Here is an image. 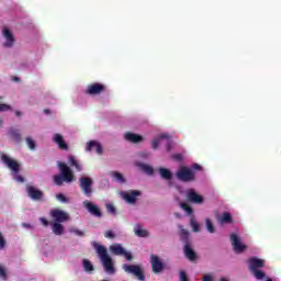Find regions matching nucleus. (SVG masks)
I'll use <instances>...</instances> for the list:
<instances>
[{"mask_svg":"<svg viewBox=\"0 0 281 281\" xmlns=\"http://www.w3.org/2000/svg\"><path fill=\"white\" fill-rule=\"evenodd\" d=\"M4 122H3V119H0V128L2 127V126H4Z\"/></svg>","mask_w":281,"mask_h":281,"instance_id":"4d7b16f0","label":"nucleus"},{"mask_svg":"<svg viewBox=\"0 0 281 281\" xmlns=\"http://www.w3.org/2000/svg\"><path fill=\"white\" fill-rule=\"evenodd\" d=\"M23 227H27L29 229H32V224L23 223Z\"/></svg>","mask_w":281,"mask_h":281,"instance_id":"864d4df0","label":"nucleus"},{"mask_svg":"<svg viewBox=\"0 0 281 281\" xmlns=\"http://www.w3.org/2000/svg\"><path fill=\"white\" fill-rule=\"evenodd\" d=\"M137 196H142V191L139 190H132L123 195V199L127 203H137Z\"/></svg>","mask_w":281,"mask_h":281,"instance_id":"dca6fc26","label":"nucleus"},{"mask_svg":"<svg viewBox=\"0 0 281 281\" xmlns=\"http://www.w3.org/2000/svg\"><path fill=\"white\" fill-rule=\"evenodd\" d=\"M1 159L3 161V164H5V166L8 167L9 170H11V172L13 175H19L20 170H21V165L19 164V161L10 158L7 155H2Z\"/></svg>","mask_w":281,"mask_h":281,"instance_id":"0eeeda50","label":"nucleus"},{"mask_svg":"<svg viewBox=\"0 0 281 281\" xmlns=\"http://www.w3.org/2000/svg\"><path fill=\"white\" fill-rule=\"evenodd\" d=\"M206 223V229L210 234H214V232H216V228H214V224L212 223V220L206 218L205 221Z\"/></svg>","mask_w":281,"mask_h":281,"instance_id":"72a5a7b5","label":"nucleus"},{"mask_svg":"<svg viewBox=\"0 0 281 281\" xmlns=\"http://www.w3.org/2000/svg\"><path fill=\"white\" fill-rule=\"evenodd\" d=\"M220 281H228L227 279H225V278H222Z\"/></svg>","mask_w":281,"mask_h":281,"instance_id":"bf43d9fd","label":"nucleus"},{"mask_svg":"<svg viewBox=\"0 0 281 281\" xmlns=\"http://www.w3.org/2000/svg\"><path fill=\"white\" fill-rule=\"evenodd\" d=\"M50 216L54 218L55 223H67V221H69V213L60 209L50 211Z\"/></svg>","mask_w":281,"mask_h":281,"instance_id":"9d476101","label":"nucleus"},{"mask_svg":"<svg viewBox=\"0 0 281 281\" xmlns=\"http://www.w3.org/2000/svg\"><path fill=\"white\" fill-rule=\"evenodd\" d=\"M83 206L86 210L92 215L95 216L97 218H102V211H100V207L98 205L93 204V202L90 201H85Z\"/></svg>","mask_w":281,"mask_h":281,"instance_id":"f8f14e48","label":"nucleus"},{"mask_svg":"<svg viewBox=\"0 0 281 281\" xmlns=\"http://www.w3.org/2000/svg\"><path fill=\"white\" fill-rule=\"evenodd\" d=\"M68 161H69V166L75 168L77 170V172L82 171V166H80V161H78L75 156H69Z\"/></svg>","mask_w":281,"mask_h":281,"instance_id":"393cba45","label":"nucleus"},{"mask_svg":"<svg viewBox=\"0 0 281 281\" xmlns=\"http://www.w3.org/2000/svg\"><path fill=\"white\" fill-rule=\"evenodd\" d=\"M124 247H122V244H113L110 246V251L114 256H122L124 254Z\"/></svg>","mask_w":281,"mask_h":281,"instance_id":"4be33fe9","label":"nucleus"},{"mask_svg":"<svg viewBox=\"0 0 281 281\" xmlns=\"http://www.w3.org/2000/svg\"><path fill=\"white\" fill-rule=\"evenodd\" d=\"M106 211L109 214H115L116 210L113 204H106Z\"/></svg>","mask_w":281,"mask_h":281,"instance_id":"a18cd8bd","label":"nucleus"},{"mask_svg":"<svg viewBox=\"0 0 281 281\" xmlns=\"http://www.w3.org/2000/svg\"><path fill=\"white\" fill-rule=\"evenodd\" d=\"M183 251L188 260H190L191 262H194V260H196V252H194L192 247H190V244H184Z\"/></svg>","mask_w":281,"mask_h":281,"instance_id":"412c9836","label":"nucleus"},{"mask_svg":"<svg viewBox=\"0 0 281 281\" xmlns=\"http://www.w3.org/2000/svg\"><path fill=\"white\" fill-rule=\"evenodd\" d=\"M124 139H126V142H131V144H139L140 142H144V136L127 132L124 135Z\"/></svg>","mask_w":281,"mask_h":281,"instance_id":"f3484780","label":"nucleus"},{"mask_svg":"<svg viewBox=\"0 0 281 281\" xmlns=\"http://www.w3.org/2000/svg\"><path fill=\"white\" fill-rule=\"evenodd\" d=\"M40 221L44 225V227H47L49 225V221H47V218L45 217H41Z\"/></svg>","mask_w":281,"mask_h":281,"instance_id":"3c124183","label":"nucleus"},{"mask_svg":"<svg viewBox=\"0 0 281 281\" xmlns=\"http://www.w3.org/2000/svg\"><path fill=\"white\" fill-rule=\"evenodd\" d=\"M52 229L55 236H63V234H65V226H63L60 223L55 222L52 225Z\"/></svg>","mask_w":281,"mask_h":281,"instance_id":"5701e85b","label":"nucleus"},{"mask_svg":"<svg viewBox=\"0 0 281 281\" xmlns=\"http://www.w3.org/2000/svg\"><path fill=\"white\" fill-rule=\"evenodd\" d=\"M193 232H201V225L194 221H191Z\"/></svg>","mask_w":281,"mask_h":281,"instance_id":"79ce46f5","label":"nucleus"},{"mask_svg":"<svg viewBox=\"0 0 281 281\" xmlns=\"http://www.w3.org/2000/svg\"><path fill=\"white\" fill-rule=\"evenodd\" d=\"M138 168H140V170H143V172H146V175H154L155 169H153V167L144 164V162H139Z\"/></svg>","mask_w":281,"mask_h":281,"instance_id":"7c9ffc66","label":"nucleus"},{"mask_svg":"<svg viewBox=\"0 0 281 281\" xmlns=\"http://www.w3.org/2000/svg\"><path fill=\"white\" fill-rule=\"evenodd\" d=\"M104 236H105V238H111V239H113V238H115V233H113V231H106V232L104 233Z\"/></svg>","mask_w":281,"mask_h":281,"instance_id":"de8ad7c7","label":"nucleus"},{"mask_svg":"<svg viewBox=\"0 0 281 281\" xmlns=\"http://www.w3.org/2000/svg\"><path fill=\"white\" fill-rule=\"evenodd\" d=\"M26 144L30 148V150H36V142L32 139V137H26Z\"/></svg>","mask_w":281,"mask_h":281,"instance_id":"c9c22d12","label":"nucleus"},{"mask_svg":"<svg viewBox=\"0 0 281 281\" xmlns=\"http://www.w3.org/2000/svg\"><path fill=\"white\" fill-rule=\"evenodd\" d=\"M3 37L5 38L7 43L3 44L4 47H12L14 45V35L12 34V31L8 29L7 26L2 30Z\"/></svg>","mask_w":281,"mask_h":281,"instance_id":"2eb2a0df","label":"nucleus"},{"mask_svg":"<svg viewBox=\"0 0 281 281\" xmlns=\"http://www.w3.org/2000/svg\"><path fill=\"white\" fill-rule=\"evenodd\" d=\"M56 199H57V201H60V203H69V200L63 193L56 194Z\"/></svg>","mask_w":281,"mask_h":281,"instance_id":"e433bc0d","label":"nucleus"},{"mask_svg":"<svg viewBox=\"0 0 281 281\" xmlns=\"http://www.w3.org/2000/svg\"><path fill=\"white\" fill-rule=\"evenodd\" d=\"M79 188L86 196H91L93 194V180L90 177H80Z\"/></svg>","mask_w":281,"mask_h":281,"instance_id":"20e7f679","label":"nucleus"},{"mask_svg":"<svg viewBox=\"0 0 281 281\" xmlns=\"http://www.w3.org/2000/svg\"><path fill=\"white\" fill-rule=\"evenodd\" d=\"M217 223L220 225H231V223H234V217H232V213L224 212L217 217Z\"/></svg>","mask_w":281,"mask_h":281,"instance_id":"a211bd4d","label":"nucleus"},{"mask_svg":"<svg viewBox=\"0 0 281 281\" xmlns=\"http://www.w3.org/2000/svg\"><path fill=\"white\" fill-rule=\"evenodd\" d=\"M93 148H95V153L97 155H102V145H100V143H98V140H90L87 144L86 150L88 153H91V150H93Z\"/></svg>","mask_w":281,"mask_h":281,"instance_id":"6ab92c4d","label":"nucleus"},{"mask_svg":"<svg viewBox=\"0 0 281 281\" xmlns=\"http://www.w3.org/2000/svg\"><path fill=\"white\" fill-rule=\"evenodd\" d=\"M150 265L153 273L159 274L166 270V263L157 255H150Z\"/></svg>","mask_w":281,"mask_h":281,"instance_id":"423d86ee","label":"nucleus"},{"mask_svg":"<svg viewBox=\"0 0 281 281\" xmlns=\"http://www.w3.org/2000/svg\"><path fill=\"white\" fill-rule=\"evenodd\" d=\"M180 207L184 210L189 215L193 214L194 210H192V206H190L188 203H180Z\"/></svg>","mask_w":281,"mask_h":281,"instance_id":"f704fd0d","label":"nucleus"},{"mask_svg":"<svg viewBox=\"0 0 281 281\" xmlns=\"http://www.w3.org/2000/svg\"><path fill=\"white\" fill-rule=\"evenodd\" d=\"M187 199L189 203H195V205H201V203H203V195L196 193L194 189L187 191Z\"/></svg>","mask_w":281,"mask_h":281,"instance_id":"ddd939ff","label":"nucleus"},{"mask_svg":"<svg viewBox=\"0 0 281 281\" xmlns=\"http://www.w3.org/2000/svg\"><path fill=\"white\" fill-rule=\"evenodd\" d=\"M0 278L2 280H8V272H5V268L2 265H0Z\"/></svg>","mask_w":281,"mask_h":281,"instance_id":"4c0bfd02","label":"nucleus"},{"mask_svg":"<svg viewBox=\"0 0 281 281\" xmlns=\"http://www.w3.org/2000/svg\"><path fill=\"white\" fill-rule=\"evenodd\" d=\"M179 276H180V281H190L188 279V273H186L184 270H180Z\"/></svg>","mask_w":281,"mask_h":281,"instance_id":"37998d69","label":"nucleus"},{"mask_svg":"<svg viewBox=\"0 0 281 281\" xmlns=\"http://www.w3.org/2000/svg\"><path fill=\"white\" fill-rule=\"evenodd\" d=\"M0 249H5V238L3 234L0 232Z\"/></svg>","mask_w":281,"mask_h":281,"instance_id":"49530a36","label":"nucleus"},{"mask_svg":"<svg viewBox=\"0 0 281 281\" xmlns=\"http://www.w3.org/2000/svg\"><path fill=\"white\" fill-rule=\"evenodd\" d=\"M176 177L177 180L182 181V183H192L193 181H196V172L187 166H180L176 172Z\"/></svg>","mask_w":281,"mask_h":281,"instance_id":"7ed1b4c3","label":"nucleus"},{"mask_svg":"<svg viewBox=\"0 0 281 281\" xmlns=\"http://www.w3.org/2000/svg\"><path fill=\"white\" fill-rule=\"evenodd\" d=\"M190 170H203V167H201V165L199 164H193L190 168Z\"/></svg>","mask_w":281,"mask_h":281,"instance_id":"09e8293b","label":"nucleus"},{"mask_svg":"<svg viewBox=\"0 0 281 281\" xmlns=\"http://www.w3.org/2000/svg\"><path fill=\"white\" fill-rule=\"evenodd\" d=\"M231 243L235 254H243L247 249V246L240 243V238L236 234H231Z\"/></svg>","mask_w":281,"mask_h":281,"instance_id":"9b49d317","label":"nucleus"},{"mask_svg":"<svg viewBox=\"0 0 281 281\" xmlns=\"http://www.w3.org/2000/svg\"><path fill=\"white\" fill-rule=\"evenodd\" d=\"M110 177L117 181V183H126V179H124V176L121 172L111 171Z\"/></svg>","mask_w":281,"mask_h":281,"instance_id":"cd10ccee","label":"nucleus"},{"mask_svg":"<svg viewBox=\"0 0 281 281\" xmlns=\"http://www.w3.org/2000/svg\"><path fill=\"white\" fill-rule=\"evenodd\" d=\"M123 270L126 273H132L133 276H135L137 278V280H140V281L146 280V277L144 276V270L138 265L124 263L123 265Z\"/></svg>","mask_w":281,"mask_h":281,"instance_id":"39448f33","label":"nucleus"},{"mask_svg":"<svg viewBox=\"0 0 281 281\" xmlns=\"http://www.w3.org/2000/svg\"><path fill=\"white\" fill-rule=\"evenodd\" d=\"M250 273H252L254 278H256V280H265V272H262V270H251Z\"/></svg>","mask_w":281,"mask_h":281,"instance_id":"473e14b6","label":"nucleus"},{"mask_svg":"<svg viewBox=\"0 0 281 281\" xmlns=\"http://www.w3.org/2000/svg\"><path fill=\"white\" fill-rule=\"evenodd\" d=\"M12 106H10L9 104L5 103H0V113H3L5 111H11Z\"/></svg>","mask_w":281,"mask_h":281,"instance_id":"ea45409f","label":"nucleus"},{"mask_svg":"<svg viewBox=\"0 0 281 281\" xmlns=\"http://www.w3.org/2000/svg\"><path fill=\"white\" fill-rule=\"evenodd\" d=\"M53 142L59 146L60 150H69V145L66 144L63 135L55 134L53 137Z\"/></svg>","mask_w":281,"mask_h":281,"instance_id":"aec40b11","label":"nucleus"},{"mask_svg":"<svg viewBox=\"0 0 281 281\" xmlns=\"http://www.w3.org/2000/svg\"><path fill=\"white\" fill-rule=\"evenodd\" d=\"M121 256H124L125 260H128V261L133 260V255L126 251V249L123 250V254Z\"/></svg>","mask_w":281,"mask_h":281,"instance_id":"c03bdc74","label":"nucleus"},{"mask_svg":"<svg viewBox=\"0 0 281 281\" xmlns=\"http://www.w3.org/2000/svg\"><path fill=\"white\" fill-rule=\"evenodd\" d=\"M9 135L11 138H13L14 142H21V133H19V130H14V127L9 128Z\"/></svg>","mask_w":281,"mask_h":281,"instance_id":"c85d7f7f","label":"nucleus"},{"mask_svg":"<svg viewBox=\"0 0 281 281\" xmlns=\"http://www.w3.org/2000/svg\"><path fill=\"white\" fill-rule=\"evenodd\" d=\"M166 148H167V153H170V150H172V142L168 140Z\"/></svg>","mask_w":281,"mask_h":281,"instance_id":"603ef678","label":"nucleus"},{"mask_svg":"<svg viewBox=\"0 0 281 281\" xmlns=\"http://www.w3.org/2000/svg\"><path fill=\"white\" fill-rule=\"evenodd\" d=\"M161 139H170V136L168 134H161L158 138L154 139L151 142V147L154 148V150H157V148H159Z\"/></svg>","mask_w":281,"mask_h":281,"instance_id":"bb28decb","label":"nucleus"},{"mask_svg":"<svg viewBox=\"0 0 281 281\" xmlns=\"http://www.w3.org/2000/svg\"><path fill=\"white\" fill-rule=\"evenodd\" d=\"M44 113H46V115H49V113H50V112H49V109H45V110H44Z\"/></svg>","mask_w":281,"mask_h":281,"instance_id":"13d9d810","label":"nucleus"},{"mask_svg":"<svg viewBox=\"0 0 281 281\" xmlns=\"http://www.w3.org/2000/svg\"><path fill=\"white\" fill-rule=\"evenodd\" d=\"M106 91V86L104 83L94 82L87 87V95H100Z\"/></svg>","mask_w":281,"mask_h":281,"instance_id":"1a4fd4ad","label":"nucleus"},{"mask_svg":"<svg viewBox=\"0 0 281 281\" xmlns=\"http://www.w3.org/2000/svg\"><path fill=\"white\" fill-rule=\"evenodd\" d=\"M266 281H273L272 279H267Z\"/></svg>","mask_w":281,"mask_h":281,"instance_id":"052dcab7","label":"nucleus"},{"mask_svg":"<svg viewBox=\"0 0 281 281\" xmlns=\"http://www.w3.org/2000/svg\"><path fill=\"white\" fill-rule=\"evenodd\" d=\"M94 249L102 262L105 273L113 276V273H115V266L113 265V259L111 256H109V250H106V247L100 244H94Z\"/></svg>","mask_w":281,"mask_h":281,"instance_id":"f257e3e1","label":"nucleus"},{"mask_svg":"<svg viewBox=\"0 0 281 281\" xmlns=\"http://www.w3.org/2000/svg\"><path fill=\"white\" fill-rule=\"evenodd\" d=\"M70 234H76V236H85V232L78 229V228H75V227H71L69 229Z\"/></svg>","mask_w":281,"mask_h":281,"instance_id":"58836bf2","label":"nucleus"},{"mask_svg":"<svg viewBox=\"0 0 281 281\" xmlns=\"http://www.w3.org/2000/svg\"><path fill=\"white\" fill-rule=\"evenodd\" d=\"M12 80L13 82H21V79L19 77H13Z\"/></svg>","mask_w":281,"mask_h":281,"instance_id":"5fc2aeb1","label":"nucleus"},{"mask_svg":"<svg viewBox=\"0 0 281 281\" xmlns=\"http://www.w3.org/2000/svg\"><path fill=\"white\" fill-rule=\"evenodd\" d=\"M249 271H256L258 269H262L265 267V260L258 257H251L249 260Z\"/></svg>","mask_w":281,"mask_h":281,"instance_id":"4468645a","label":"nucleus"},{"mask_svg":"<svg viewBox=\"0 0 281 281\" xmlns=\"http://www.w3.org/2000/svg\"><path fill=\"white\" fill-rule=\"evenodd\" d=\"M134 234H136L139 238H148V231L142 228V225L139 224L135 225Z\"/></svg>","mask_w":281,"mask_h":281,"instance_id":"b1692460","label":"nucleus"},{"mask_svg":"<svg viewBox=\"0 0 281 281\" xmlns=\"http://www.w3.org/2000/svg\"><path fill=\"white\" fill-rule=\"evenodd\" d=\"M172 158L176 159V161H183V156L181 154H176Z\"/></svg>","mask_w":281,"mask_h":281,"instance_id":"8fccbe9b","label":"nucleus"},{"mask_svg":"<svg viewBox=\"0 0 281 281\" xmlns=\"http://www.w3.org/2000/svg\"><path fill=\"white\" fill-rule=\"evenodd\" d=\"M180 238L184 245H190V233H188L187 229H181L180 231Z\"/></svg>","mask_w":281,"mask_h":281,"instance_id":"2f4dec72","label":"nucleus"},{"mask_svg":"<svg viewBox=\"0 0 281 281\" xmlns=\"http://www.w3.org/2000/svg\"><path fill=\"white\" fill-rule=\"evenodd\" d=\"M15 115H16V117H21V115H22L21 111H15Z\"/></svg>","mask_w":281,"mask_h":281,"instance_id":"6e6d98bb","label":"nucleus"},{"mask_svg":"<svg viewBox=\"0 0 281 281\" xmlns=\"http://www.w3.org/2000/svg\"><path fill=\"white\" fill-rule=\"evenodd\" d=\"M82 265L87 273H93V271L95 270V268L93 267V263H91L89 259H83Z\"/></svg>","mask_w":281,"mask_h":281,"instance_id":"c756f323","label":"nucleus"},{"mask_svg":"<svg viewBox=\"0 0 281 281\" xmlns=\"http://www.w3.org/2000/svg\"><path fill=\"white\" fill-rule=\"evenodd\" d=\"M57 166L60 170L59 175H55L53 181L55 186H63V183H71L74 181V171L67 164L58 161Z\"/></svg>","mask_w":281,"mask_h":281,"instance_id":"f03ea898","label":"nucleus"},{"mask_svg":"<svg viewBox=\"0 0 281 281\" xmlns=\"http://www.w3.org/2000/svg\"><path fill=\"white\" fill-rule=\"evenodd\" d=\"M159 175L165 181H170V179H172V172L164 167L159 169Z\"/></svg>","mask_w":281,"mask_h":281,"instance_id":"a878e982","label":"nucleus"},{"mask_svg":"<svg viewBox=\"0 0 281 281\" xmlns=\"http://www.w3.org/2000/svg\"><path fill=\"white\" fill-rule=\"evenodd\" d=\"M26 194L30 196L32 201H43L45 193L34 186L27 184L26 186Z\"/></svg>","mask_w":281,"mask_h":281,"instance_id":"6e6552de","label":"nucleus"},{"mask_svg":"<svg viewBox=\"0 0 281 281\" xmlns=\"http://www.w3.org/2000/svg\"><path fill=\"white\" fill-rule=\"evenodd\" d=\"M13 179L15 181H18V183H24L25 182V178H23V176H21L19 173H13Z\"/></svg>","mask_w":281,"mask_h":281,"instance_id":"a19ab883","label":"nucleus"}]
</instances>
